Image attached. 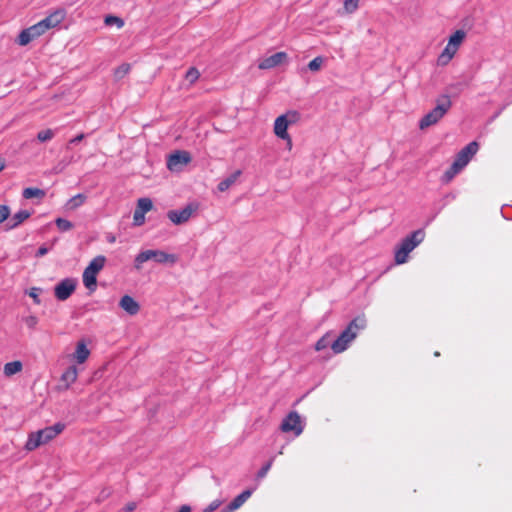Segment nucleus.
Segmentation results:
<instances>
[{"label": "nucleus", "instance_id": "1", "mask_svg": "<svg viewBox=\"0 0 512 512\" xmlns=\"http://www.w3.org/2000/svg\"><path fill=\"white\" fill-rule=\"evenodd\" d=\"M366 325L367 321L363 315L355 317L338 338L331 343L332 351L335 354L346 351L359 332L366 328Z\"/></svg>", "mask_w": 512, "mask_h": 512}, {"label": "nucleus", "instance_id": "2", "mask_svg": "<svg viewBox=\"0 0 512 512\" xmlns=\"http://www.w3.org/2000/svg\"><path fill=\"white\" fill-rule=\"evenodd\" d=\"M425 234L423 230H416L407 237H405L394 250V261L397 265L406 263L409 259V254L412 252L422 241Z\"/></svg>", "mask_w": 512, "mask_h": 512}, {"label": "nucleus", "instance_id": "3", "mask_svg": "<svg viewBox=\"0 0 512 512\" xmlns=\"http://www.w3.org/2000/svg\"><path fill=\"white\" fill-rule=\"evenodd\" d=\"M479 145L476 141L470 142L463 149L459 151L453 161L451 167L445 172L444 180L451 181L460 171H462L473 156L477 153Z\"/></svg>", "mask_w": 512, "mask_h": 512}, {"label": "nucleus", "instance_id": "4", "mask_svg": "<svg viewBox=\"0 0 512 512\" xmlns=\"http://www.w3.org/2000/svg\"><path fill=\"white\" fill-rule=\"evenodd\" d=\"M63 429L64 425L57 423L53 426L45 427L44 429L30 433L25 444V449L27 451H33L37 449L39 446L53 440L63 431Z\"/></svg>", "mask_w": 512, "mask_h": 512}, {"label": "nucleus", "instance_id": "5", "mask_svg": "<svg viewBox=\"0 0 512 512\" xmlns=\"http://www.w3.org/2000/svg\"><path fill=\"white\" fill-rule=\"evenodd\" d=\"M451 106L452 102L449 96L443 95L438 98L436 101V106L421 118L419 122V128L424 130L432 125L437 124L449 111Z\"/></svg>", "mask_w": 512, "mask_h": 512}, {"label": "nucleus", "instance_id": "6", "mask_svg": "<svg viewBox=\"0 0 512 512\" xmlns=\"http://www.w3.org/2000/svg\"><path fill=\"white\" fill-rule=\"evenodd\" d=\"M151 260L158 264L173 265L178 261V256L158 249L144 250L136 255L134 259V266L137 270H140L145 262Z\"/></svg>", "mask_w": 512, "mask_h": 512}, {"label": "nucleus", "instance_id": "7", "mask_svg": "<svg viewBox=\"0 0 512 512\" xmlns=\"http://www.w3.org/2000/svg\"><path fill=\"white\" fill-rule=\"evenodd\" d=\"M466 38V32L464 30L455 31L448 39V42L437 58L438 66H446L454 58L462 43Z\"/></svg>", "mask_w": 512, "mask_h": 512}, {"label": "nucleus", "instance_id": "8", "mask_svg": "<svg viewBox=\"0 0 512 512\" xmlns=\"http://www.w3.org/2000/svg\"><path fill=\"white\" fill-rule=\"evenodd\" d=\"M106 258L103 255L96 256L91 260L89 265L85 268L82 280L84 286L91 292L96 290L97 275L104 268Z\"/></svg>", "mask_w": 512, "mask_h": 512}, {"label": "nucleus", "instance_id": "9", "mask_svg": "<svg viewBox=\"0 0 512 512\" xmlns=\"http://www.w3.org/2000/svg\"><path fill=\"white\" fill-rule=\"evenodd\" d=\"M299 120L300 113L295 110H290L278 116L274 122V134L280 139H289L288 127L296 124Z\"/></svg>", "mask_w": 512, "mask_h": 512}, {"label": "nucleus", "instance_id": "10", "mask_svg": "<svg viewBox=\"0 0 512 512\" xmlns=\"http://www.w3.org/2000/svg\"><path fill=\"white\" fill-rule=\"evenodd\" d=\"M192 158L188 151L177 150L167 157V168L171 172H181L191 162Z\"/></svg>", "mask_w": 512, "mask_h": 512}, {"label": "nucleus", "instance_id": "11", "mask_svg": "<svg viewBox=\"0 0 512 512\" xmlns=\"http://www.w3.org/2000/svg\"><path fill=\"white\" fill-rule=\"evenodd\" d=\"M281 430L285 433H293L295 436H299L304 430V424L300 415L293 411L290 412L281 423Z\"/></svg>", "mask_w": 512, "mask_h": 512}, {"label": "nucleus", "instance_id": "12", "mask_svg": "<svg viewBox=\"0 0 512 512\" xmlns=\"http://www.w3.org/2000/svg\"><path fill=\"white\" fill-rule=\"evenodd\" d=\"M153 203L150 198H139L133 214V225L142 226L145 223V214L151 211Z\"/></svg>", "mask_w": 512, "mask_h": 512}, {"label": "nucleus", "instance_id": "13", "mask_svg": "<svg viewBox=\"0 0 512 512\" xmlns=\"http://www.w3.org/2000/svg\"><path fill=\"white\" fill-rule=\"evenodd\" d=\"M195 211L196 206L193 204H189L182 209L168 211L167 217L173 224L181 225L186 223L191 218Z\"/></svg>", "mask_w": 512, "mask_h": 512}, {"label": "nucleus", "instance_id": "14", "mask_svg": "<svg viewBox=\"0 0 512 512\" xmlns=\"http://www.w3.org/2000/svg\"><path fill=\"white\" fill-rule=\"evenodd\" d=\"M77 286V280L74 278H66L62 281H60L54 289L55 297L60 300L64 301L68 299L72 293L75 291Z\"/></svg>", "mask_w": 512, "mask_h": 512}, {"label": "nucleus", "instance_id": "15", "mask_svg": "<svg viewBox=\"0 0 512 512\" xmlns=\"http://www.w3.org/2000/svg\"><path fill=\"white\" fill-rule=\"evenodd\" d=\"M287 60L285 52H277L273 55L263 58L259 64V69L268 70L282 65Z\"/></svg>", "mask_w": 512, "mask_h": 512}, {"label": "nucleus", "instance_id": "16", "mask_svg": "<svg viewBox=\"0 0 512 512\" xmlns=\"http://www.w3.org/2000/svg\"><path fill=\"white\" fill-rule=\"evenodd\" d=\"M66 16V12L63 9H57L51 14H49L45 19L39 21L42 28L45 29V31L57 27Z\"/></svg>", "mask_w": 512, "mask_h": 512}, {"label": "nucleus", "instance_id": "17", "mask_svg": "<svg viewBox=\"0 0 512 512\" xmlns=\"http://www.w3.org/2000/svg\"><path fill=\"white\" fill-rule=\"evenodd\" d=\"M90 354H91V352L88 349L85 340H80L76 344L75 351L72 354V359L77 364H83V363H85L87 361V359L89 358Z\"/></svg>", "mask_w": 512, "mask_h": 512}, {"label": "nucleus", "instance_id": "18", "mask_svg": "<svg viewBox=\"0 0 512 512\" xmlns=\"http://www.w3.org/2000/svg\"><path fill=\"white\" fill-rule=\"evenodd\" d=\"M119 306L129 315H136L140 310L138 302L129 295H124L119 302Z\"/></svg>", "mask_w": 512, "mask_h": 512}, {"label": "nucleus", "instance_id": "19", "mask_svg": "<svg viewBox=\"0 0 512 512\" xmlns=\"http://www.w3.org/2000/svg\"><path fill=\"white\" fill-rule=\"evenodd\" d=\"M79 370L75 365L69 366L61 375V382L64 384V389L69 387L76 382L78 378Z\"/></svg>", "mask_w": 512, "mask_h": 512}, {"label": "nucleus", "instance_id": "20", "mask_svg": "<svg viewBox=\"0 0 512 512\" xmlns=\"http://www.w3.org/2000/svg\"><path fill=\"white\" fill-rule=\"evenodd\" d=\"M30 212L27 210H21L15 213L6 223V229L11 230L19 226L23 221L30 217Z\"/></svg>", "mask_w": 512, "mask_h": 512}, {"label": "nucleus", "instance_id": "21", "mask_svg": "<svg viewBox=\"0 0 512 512\" xmlns=\"http://www.w3.org/2000/svg\"><path fill=\"white\" fill-rule=\"evenodd\" d=\"M253 490H245L239 494L230 504V511L239 509L252 495Z\"/></svg>", "mask_w": 512, "mask_h": 512}, {"label": "nucleus", "instance_id": "22", "mask_svg": "<svg viewBox=\"0 0 512 512\" xmlns=\"http://www.w3.org/2000/svg\"><path fill=\"white\" fill-rule=\"evenodd\" d=\"M241 170L235 171L233 174H231L229 177L223 179L217 186L218 190L220 192H224L228 190L239 178L241 175Z\"/></svg>", "mask_w": 512, "mask_h": 512}, {"label": "nucleus", "instance_id": "23", "mask_svg": "<svg viewBox=\"0 0 512 512\" xmlns=\"http://www.w3.org/2000/svg\"><path fill=\"white\" fill-rule=\"evenodd\" d=\"M23 365L20 361L8 362L3 367V373L6 377H11L22 371Z\"/></svg>", "mask_w": 512, "mask_h": 512}, {"label": "nucleus", "instance_id": "24", "mask_svg": "<svg viewBox=\"0 0 512 512\" xmlns=\"http://www.w3.org/2000/svg\"><path fill=\"white\" fill-rule=\"evenodd\" d=\"M86 201V196L84 194H77L68 200L66 204V208L68 210H75L76 208L83 205Z\"/></svg>", "mask_w": 512, "mask_h": 512}, {"label": "nucleus", "instance_id": "25", "mask_svg": "<svg viewBox=\"0 0 512 512\" xmlns=\"http://www.w3.org/2000/svg\"><path fill=\"white\" fill-rule=\"evenodd\" d=\"M44 191L38 188H26L23 191V197L25 199L40 198L44 196Z\"/></svg>", "mask_w": 512, "mask_h": 512}, {"label": "nucleus", "instance_id": "26", "mask_svg": "<svg viewBox=\"0 0 512 512\" xmlns=\"http://www.w3.org/2000/svg\"><path fill=\"white\" fill-rule=\"evenodd\" d=\"M55 136V131L52 130V129H45V130H41L38 132L37 134V140L39 142H48L50 140H52Z\"/></svg>", "mask_w": 512, "mask_h": 512}, {"label": "nucleus", "instance_id": "27", "mask_svg": "<svg viewBox=\"0 0 512 512\" xmlns=\"http://www.w3.org/2000/svg\"><path fill=\"white\" fill-rule=\"evenodd\" d=\"M330 335L331 333H326L323 337H321L315 344V349L317 351H321L325 348H327L328 346L331 347V340H330Z\"/></svg>", "mask_w": 512, "mask_h": 512}, {"label": "nucleus", "instance_id": "28", "mask_svg": "<svg viewBox=\"0 0 512 512\" xmlns=\"http://www.w3.org/2000/svg\"><path fill=\"white\" fill-rule=\"evenodd\" d=\"M32 40H34V37L31 35V33L28 31V29H24L19 34L17 42L19 45L25 46V45L29 44Z\"/></svg>", "mask_w": 512, "mask_h": 512}, {"label": "nucleus", "instance_id": "29", "mask_svg": "<svg viewBox=\"0 0 512 512\" xmlns=\"http://www.w3.org/2000/svg\"><path fill=\"white\" fill-rule=\"evenodd\" d=\"M324 61H325V59L322 56L315 57L308 64L309 70L312 71V72L319 71L322 68L323 64H324Z\"/></svg>", "mask_w": 512, "mask_h": 512}, {"label": "nucleus", "instance_id": "30", "mask_svg": "<svg viewBox=\"0 0 512 512\" xmlns=\"http://www.w3.org/2000/svg\"><path fill=\"white\" fill-rule=\"evenodd\" d=\"M129 71L130 65L125 63L115 69L114 76L117 80H120L124 78L129 73Z\"/></svg>", "mask_w": 512, "mask_h": 512}, {"label": "nucleus", "instance_id": "31", "mask_svg": "<svg viewBox=\"0 0 512 512\" xmlns=\"http://www.w3.org/2000/svg\"><path fill=\"white\" fill-rule=\"evenodd\" d=\"M104 22L108 26L116 25L118 28H122L124 26V21L121 18L113 15L106 16Z\"/></svg>", "mask_w": 512, "mask_h": 512}, {"label": "nucleus", "instance_id": "32", "mask_svg": "<svg viewBox=\"0 0 512 512\" xmlns=\"http://www.w3.org/2000/svg\"><path fill=\"white\" fill-rule=\"evenodd\" d=\"M200 77V73L199 71L196 69V68H190L186 75H185V79L190 83V84H193L195 83Z\"/></svg>", "mask_w": 512, "mask_h": 512}, {"label": "nucleus", "instance_id": "33", "mask_svg": "<svg viewBox=\"0 0 512 512\" xmlns=\"http://www.w3.org/2000/svg\"><path fill=\"white\" fill-rule=\"evenodd\" d=\"M27 29L31 33V35L34 37V39L43 35L46 32L45 29L42 28L40 22L36 23L35 25L30 26Z\"/></svg>", "mask_w": 512, "mask_h": 512}, {"label": "nucleus", "instance_id": "34", "mask_svg": "<svg viewBox=\"0 0 512 512\" xmlns=\"http://www.w3.org/2000/svg\"><path fill=\"white\" fill-rule=\"evenodd\" d=\"M55 223H56L58 229L61 231H68V230L72 229V227H73V224L70 221L63 219V218H57Z\"/></svg>", "mask_w": 512, "mask_h": 512}, {"label": "nucleus", "instance_id": "35", "mask_svg": "<svg viewBox=\"0 0 512 512\" xmlns=\"http://www.w3.org/2000/svg\"><path fill=\"white\" fill-rule=\"evenodd\" d=\"M360 0H345L344 9L347 13H353L358 8Z\"/></svg>", "mask_w": 512, "mask_h": 512}, {"label": "nucleus", "instance_id": "36", "mask_svg": "<svg viewBox=\"0 0 512 512\" xmlns=\"http://www.w3.org/2000/svg\"><path fill=\"white\" fill-rule=\"evenodd\" d=\"M42 292V290L38 287H32L29 291H28V295L34 300V302L36 304H40L41 301H40V298H39V295L40 293Z\"/></svg>", "mask_w": 512, "mask_h": 512}, {"label": "nucleus", "instance_id": "37", "mask_svg": "<svg viewBox=\"0 0 512 512\" xmlns=\"http://www.w3.org/2000/svg\"><path fill=\"white\" fill-rule=\"evenodd\" d=\"M10 215V209L6 205H0V224L8 220Z\"/></svg>", "mask_w": 512, "mask_h": 512}, {"label": "nucleus", "instance_id": "38", "mask_svg": "<svg viewBox=\"0 0 512 512\" xmlns=\"http://www.w3.org/2000/svg\"><path fill=\"white\" fill-rule=\"evenodd\" d=\"M24 322L28 328L33 329L38 324V318L34 315H29L24 318Z\"/></svg>", "mask_w": 512, "mask_h": 512}, {"label": "nucleus", "instance_id": "39", "mask_svg": "<svg viewBox=\"0 0 512 512\" xmlns=\"http://www.w3.org/2000/svg\"><path fill=\"white\" fill-rule=\"evenodd\" d=\"M271 466H272V460H270L269 462H267V463H266V464H265V465H264V466H263V467L258 471V473H257V478H258V479H262V478H264V477L267 475L268 471L270 470Z\"/></svg>", "mask_w": 512, "mask_h": 512}, {"label": "nucleus", "instance_id": "40", "mask_svg": "<svg viewBox=\"0 0 512 512\" xmlns=\"http://www.w3.org/2000/svg\"><path fill=\"white\" fill-rule=\"evenodd\" d=\"M222 504L221 500H213L204 510L203 512H214L217 510Z\"/></svg>", "mask_w": 512, "mask_h": 512}, {"label": "nucleus", "instance_id": "41", "mask_svg": "<svg viewBox=\"0 0 512 512\" xmlns=\"http://www.w3.org/2000/svg\"><path fill=\"white\" fill-rule=\"evenodd\" d=\"M48 253V249L44 246L40 247L37 251V256L41 257Z\"/></svg>", "mask_w": 512, "mask_h": 512}, {"label": "nucleus", "instance_id": "42", "mask_svg": "<svg viewBox=\"0 0 512 512\" xmlns=\"http://www.w3.org/2000/svg\"><path fill=\"white\" fill-rule=\"evenodd\" d=\"M84 135L80 134L71 140V143H78L83 139Z\"/></svg>", "mask_w": 512, "mask_h": 512}, {"label": "nucleus", "instance_id": "43", "mask_svg": "<svg viewBox=\"0 0 512 512\" xmlns=\"http://www.w3.org/2000/svg\"><path fill=\"white\" fill-rule=\"evenodd\" d=\"M136 505L135 503H130L126 506V512H132L135 509Z\"/></svg>", "mask_w": 512, "mask_h": 512}, {"label": "nucleus", "instance_id": "44", "mask_svg": "<svg viewBox=\"0 0 512 512\" xmlns=\"http://www.w3.org/2000/svg\"><path fill=\"white\" fill-rule=\"evenodd\" d=\"M283 140L287 142V147L290 150L292 148V139H291V137L289 136V139H283Z\"/></svg>", "mask_w": 512, "mask_h": 512}, {"label": "nucleus", "instance_id": "45", "mask_svg": "<svg viewBox=\"0 0 512 512\" xmlns=\"http://www.w3.org/2000/svg\"><path fill=\"white\" fill-rule=\"evenodd\" d=\"M5 168L4 160L0 159V172Z\"/></svg>", "mask_w": 512, "mask_h": 512}, {"label": "nucleus", "instance_id": "46", "mask_svg": "<svg viewBox=\"0 0 512 512\" xmlns=\"http://www.w3.org/2000/svg\"><path fill=\"white\" fill-rule=\"evenodd\" d=\"M224 512H234V511H230V506L228 505V506L226 507V509L224 510Z\"/></svg>", "mask_w": 512, "mask_h": 512}, {"label": "nucleus", "instance_id": "47", "mask_svg": "<svg viewBox=\"0 0 512 512\" xmlns=\"http://www.w3.org/2000/svg\"><path fill=\"white\" fill-rule=\"evenodd\" d=\"M114 241H115V237L114 236L109 238V242L113 243Z\"/></svg>", "mask_w": 512, "mask_h": 512}]
</instances>
